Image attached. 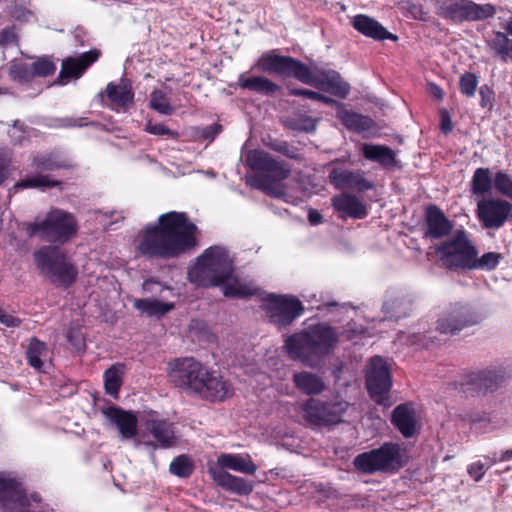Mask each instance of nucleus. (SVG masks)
Returning <instances> with one entry per match:
<instances>
[{"instance_id":"49","label":"nucleus","mask_w":512,"mask_h":512,"mask_svg":"<svg viewBox=\"0 0 512 512\" xmlns=\"http://www.w3.org/2000/svg\"><path fill=\"white\" fill-rule=\"evenodd\" d=\"M495 50L503 60L512 59V40L503 32H497L495 38Z\"/></svg>"},{"instance_id":"21","label":"nucleus","mask_w":512,"mask_h":512,"mask_svg":"<svg viewBox=\"0 0 512 512\" xmlns=\"http://www.w3.org/2000/svg\"><path fill=\"white\" fill-rule=\"evenodd\" d=\"M100 56V50L92 49L82 53L78 57H68L64 59L59 72V82L63 84L71 78H80Z\"/></svg>"},{"instance_id":"17","label":"nucleus","mask_w":512,"mask_h":512,"mask_svg":"<svg viewBox=\"0 0 512 512\" xmlns=\"http://www.w3.org/2000/svg\"><path fill=\"white\" fill-rule=\"evenodd\" d=\"M304 419L313 426H329L341 421L345 408L342 403H327L310 398L303 406Z\"/></svg>"},{"instance_id":"41","label":"nucleus","mask_w":512,"mask_h":512,"mask_svg":"<svg viewBox=\"0 0 512 512\" xmlns=\"http://www.w3.org/2000/svg\"><path fill=\"white\" fill-rule=\"evenodd\" d=\"M194 464L187 455H179L170 463V472L180 478H188L194 472Z\"/></svg>"},{"instance_id":"50","label":"nucleus","mask_w":512,"mask_h":512,"mask_svg":"<svg viewBox=\"0 0 512 512\" xmlns=\"http://www.w3.org/2000/svg\"><path fill=\"white\" fill-rule=\"evenodd\" d=\"M493 186L501 194L512 198V179L504 172H497L493 177Z\"/></svg>"},{"instance_id":"59","label":"nucleus","mask_w":512,"mask_h":512,"mask_svg":"<svg viewBox=\"0 0 512 512\" xmlns=\"http://www.w3.org/2000/svg\"><path fill=\"white\" fill-rule=\"evenodd\" d=\"M289 95L304 97L313 101H318V98H320V93L305 88L289 89Z\"/></svg>"},{"instance_id":"46","label":"nucleus","mask_w":512,"mask_h":512,"mask_svg":"<svg viewBox=\"0 0 512 512\" xmlns=\"http://www.w3.org/2000/svg\"><path fill=\"white\" fill-rule=\"evenodd\" d=\"M31 65L34 78L48 77L50 75H53L56 71V65L48 57H40Z\"/></svg>"},{"instance_id":"28","label":"nucleus","mask_w":512,"mask_h":512,"mask_svg":"<svg viewBox=\"0 0 512 512\" xmlns=\"http://www.w3.org/2000/svg\"><path fill=\"white\" fill-rule=\"evenodd\" d=\"M354 29L376 41H397L398 37L387 31L378 21L366 15L354 16Z\"/></svg>"},{"instance_id":"6","label":"nucleus","mask_w":512,"mask_h":512,"mask_svg":"<svg viewBox=\"0 0 512 512\" xmlns=\"http://www.w3.org/2000/svg\"><path fill=\"white\" fill-rule=\"evenodd\" d=\"M233 261L221 246H211L197 258L188 271V279L199 287H216L227 282L233 275Z\"/></svg>"},{"instance_id":"26","label":"nucleus","mask_w":512,"mask_h":512,"mask_svg":"<svg viewBox=\"0 0 512 512\" xmlns=\"http://www.w3.org/2000/svg\"><path fill=\"white\" fill-rule=\"evenodd\" d=\"M31 166L40 171L71 170L75 167L68 157L56 150L34 155Z\"/></svg>"},{"instance_id":"27","label":"nucleus","mask_w":512,"mask_h":512,"mask_svg":"<svg viewBox=\"0 0 512 512\" xmlns=\"http://www.w3.org/2000/svg\"><path fill=\"white\" fill-rule=\"evenodd\" d=\"M427 232L426 235L433 239H439L448 235L453 225L444 213L436 206H429L425 212Z\"/></svg>"},{"instance_id":"34","label":"nucleus","mask_w":512,"mask_h":512,"mask_svg":"<svg viewBox=\"0 0 512 512\" xmlns=\"http://www.w3.org/2000/svg\"><path fill=\"white\" fill-rule=\"evenodd\" d=\"M133 306L148 317L161 318L175 308L172 302H161L159 300L135 299Z\"/></svg>"},{"instance_id":"24","label":"nucleus","mask_w":512,"mask_h":512,"mask_svg":"<svg viewBox=\"0 0 512 512\" xmlns=\"http://www.w3.org/2000/svg\"><path fill=\"white\" fill-rule=\"evenodd\" d=\"M103 414L117 426L123 438L131 439L137 435L138 420L133 412L123 410L120 407L109 406L103 410Z\"/></svg>"},{"instance_id":"5","label":"nucleus","mask_w":512,"mask_h":512,"mask_svg":"<svg viewBox=\"0 0 512 512\" xmlns=\"http://www.w3.org/2000/svg\"><path fill=\"white\" fill-rule=\"evenodd\" d=\"M233 261L221 246H211L197 258L188 271V279L199 287H216L227 282L233 275Z\"/></svg>"},{"instance_id":"8","label":"nucleus","mask_w":512,"mask_h":512,"mask_svg":"<svg viewBox=\"0 0 512 512\" xmlns=\"http://www.w3.org/2000/svg\"><path fill=\"white\" fill-rule=\"evenodd\" d=\"M77 231L76 217L58 208L50 210L42 221L28 223L26 227L29 237L38 236L51 244H65L76 236Z\"/></svg>"},{"instance_id":"31","label":"nucleus","mask_w":512,"mask_h":512,"mask_svg":"<svg viewBox=\"0 0 512 512\" xmlns=\"http://www.w3.org/2000/svg\"><path fill=\"white\" fill-rule=\"evenodd\" d=\"M217 463L220 466L217 467L218 469L227 468L248 475H254L257 471V466L251 458L249 456L243 457L240 454H221Z\"/></svg>"},{"instance_id":"33","label":"nucleus","mask_w":512,"mask_h":512,"mask_svg":"<svg viewBox=\"0 0 512 512\" xmlns=\"http://www.w3.org/2000/svg\"><path fill=\"white\" fill-rule=\"evenodd\" d=\"M364 157L384 167H392L395 164L394 151L384 145L363 144L361 147Z\"/></svg>"},{"instance_id":"9","label":"nucleus","mask_w":512,"mask_h":512,"mask_svg":"<svg viewBox=\"0 0 512 512\" xmlns=\"http://www.w3.org/2000/svg\"><path fill=\"white\" fill-rule=\"evenodd\" d=\"M34 260L39 270L57 287L68 288L77 279V267L56 245L40 247L34 252Z\"/></svg>"},{"instance_id":"64","label":"nucleus","mask_w":512,"mask_h":512,"mask_svg":"<svg viewBox=\"0 0 512 512\" xmlns=\"http://www.w3.org/2000/svg\"><path fill=\"white\" fill-rule=\"evenodd\" d=\"M308 221L311 225H318L322 223L323 217L317 210L310 209L308 212Z\"/></svg>"},{"instance_id":"57","label":"nucleus","mask_w":512,"mask_h":512,"mask_svg":"<svg viewBox=\"0 0 512 512\" xmlns=\"http://www.w3.org/2000/svg\"><path fill=\"white\" fill-rule=\"evenodd\" d=\"M0 323L9 328L19 327L22 320L0 308Z\"/></svg>"},{"instance_id":"18","label":"nucleus","mask_w":512,"mask_h":512,"mask_svg":"<svg viewBox=\"0 0 512 512\" xmlns=\"http://www.w3.org/2000/svg\"><path fill=\"white\" fill-rule=\"evenodd\" d=\"M480 317L461 304L451 305L437 320V330L442 334H456L464 327L476 324Z\"/></svg>"},{"instance_id":"10","label":"nucleus","mask_w":512,"mask_h":512,"mask_svg":"<svg viewBox=\"0 0 512 512\" xmlns=\"http://www.w3.org/2000/svg\"><path fill=\"white\" fill-rule=\"evenodd\" d=\"M408 461L407 450L396 443H384L378 449L362 453L354 459V466L367 472L394 473Z\"/></svg>"},{"instance_id":"12","label":"nucleus","mask_w":512,"mask_h":512,"mask_svg":"<svg viewBox=\"0 0 512 512\" xmlns=\"http://www.w3.org/2000/svg\"><path fill=\"white\" fill-rule=\"evenodd\" d=\"M435 251L441 265L451 270H471L473 256H476V248L463 230L457 231L453 239L437 246Z\"/></svg>"},{"instance_id":"25","label":"nucleus","mask_w":512,"mask_h":512,"mask_svg":"<svg viewBox=\"0 0 512 512\" xmlns=\"http://www.w3.org/2000/svg\"><path fill=\"white\" fill-rule=\"evenodd\" d=\"M0 501L6 509L10 508L11 505L29 506V501L21 484L12 478L0 477Z\"/></svg>"},{"instance_id":"51","label":"nucleus","mask_w":512,"mask_h":512,"mask_svg":"<svg viewBox=\"0 0 512 512\" xmlns=\"http://www.w3.org/2000/svg\"><path fill=\"white\" fill-rule=\"evenodd\" d=\"M66 338L76 352L83 353L85 351L86 340L80 328H69L66 333Z\"/></svg>"},{"instance_id":"55","label":"nucleus","mask_w":512,"mask_h":512,"mask_svg":"<svg viewBox=\"0 0 512 512\" xmlns=\"http://www.w3.org/2000/svg\"><path fill=\"white\" fill-rule=\"evenodd\" d=\"M486 470V465L480 460L473 462L467 468L469 476L476 482L484 477Z\"/></svg>"},{"instance_id":"22","label":"nucleus","mask_w":512,"mask_h":512,"mask_svg":"<svg viewBox=\"0 0 512 512\" xmlns=\"http://www.w3.org/2000/svg\"><path fill=\"white\" fill-rule=\"evenodd\" d=\"M209 474L218 486L230 493L240 496H248L253 491V481L234 476L224 469L210 467Z\"/></svg>"},{"instance_id":"3","label":"nucleus","mask_w":512,"mask_h":512,"mask_svg":"<svg viewBox=\"0 0 512 512\" xmlns=\"http://www.w3.org/2000/svg\"><path fill=\"white\" fill-rule=\"evenodd\" d=\"M338 340L335 328L319 323L288 336L285 340V349L290 359L316 368L334 351Z\"/></svg>"},{"instance_id":"60","label":"nucleus","mask_w":512,"mask_h":512,"mask_svg":"<svg viewBox=\"0 0 512 512\" xmlns=\"http://www.w3.org/2000/svg\"><path fill=\"white\" fill-rule=\"evenodd\" d=\"M479 94L481 96V106L487 107L492 102V91L488 87H481Z\"/></svg>"},{"instance_id":"39","label":"nucleus","mask_w":512,"mask_h":512,"mask_svg":"<svg viewBox=\"0 0 512 512\" xmlns=\"http://www.w3.org/2000/svg\"><path fill=\"white\" fill-rule=\"evenodd\" d=\"M334 213L341 220L352 218V193L343 192L332 199Z\"/></svg>"},{"instance_id":"37","label":"nucleus","mask_w":512,"mask_h":512,"mask_svg":"<svg viewBox=\"0 0 512 512\" xmlns=\"http://www.w3.org/2000/svg\"><path fill=\"white\" fill-rule=\"evenodd\" d=\"M493 178L488 168H477L471 180V191L475 195H484L491 192Z\"/></svg>"},{"instance_id":"36","label":"nucleus","mask_w":512,"mask_h":512,"mask_svg":"<svg viewBox=\"0 0 512 512\" xmlns=\"http://www.w3.org/2000/svg\"><path fill=\"white\" fill-rule=\"evenodd\" d=\"M123 368V364H114L106 369L103 375L105 392L115 398L118 397L120 388L123 383Z\"/></svg>"},{"instance_id":"15","label":"nucleus","mask_w":512,"mask_h":512,"mask_svg":"<svg viewBox=\"0 0 512 512\" xmlns=\"http://www.w3.org/2000/svg\"><path fill=\"white\" fill-rule=\"evenodd\" d=\"M366 387L370 397L379 405L388 408L393 401L389 391L392 387L390 363L380 357L374 356L370 359L366 368Z\"/></svg>"},{"instance_id":"44","label":"nucleus","mask_w":512,"mask_h":512,"mask_svg":"<svg viewBox=\"0 0 512 512\" xmlns=\"http://www.w3.org/2000/svg\"><path fill=\"white\" fill-rule=\"evenodd\" d=\"M501 259L502 255L497 252H488L483 254L481 257H478L477 255L473 256L471 270H493L498 266Z\"/></svg>"},{"instance_id":"20","label":"nucleus","mask_w":512,"mask_h":512,"mask_svg":"<svg viewBox=\"0 0 512 512\" xmlns=\"http://www.w3.org/2000/svg\"><path fill=\"white\" fill-rule=\"evenodd\" d=\"M102 103L114 111H127L134 104V91L128 79L122 78L118 84L109 82L105 91L100 92Z\"/></svg>"},{"instance_id":"11","label":"nucleus","mask_w":512,"mask_h":512,"mask_svg":"<svg viewBox=\"0 0 512 512\" xmlns=\"http://www.w3.org/2000/svg\"><path fill=\"white\" fill-rule=\"evenodd\" d=\"M206 366L193 357L172 359L167 364L168 382L180 391L195 396Z\"/></svg>"},{"instance_id":"45","label":"nucleus","mask_w":512,"mask_h":512,"mask_svg":"<svg viewBox=\"0 0 512 512\" xmlns=\"http://www.w3.org/2000/svg\"><path fill=\"white\" fill-rule=\"evenodd\" d=\"M354 132L361 134L365 138H369L377 136L378 128L371 118L354 114Z\"/></svg>"},{"instance_id":"38","label":"nucleus","mask_w":512,"mask_h":512,"mask_svg":"<svg viewBox=\"0 0 512 512\" xmlns=\"http://www.w3.org/2000/svg\"><path fill=\"white\" fill-rule=\"evenodd\" d=\"M47 346L44 342L40 341L38 338L33 337L30 340L28 348L26 350V358L31 367L34 369L41 371L43 367V362L41 360L42 355L46 353Z\"/></svg>"},{"instance_id":"30","label":"nucleus","mask_w":512,"mask_h":512,"mask_svg":"<svg viewBox=\"0 0 512 512\" xmlns=\"http://www.w3.org/2000/svg\"><path fill=\"white\" fill-rule=\"evenodd\" d=\"M238 86L241 89L267 96H273L280 90L278 84L264 76L246 77L241 74L238 79Z\"/></svg>"},{"instance_id":"2","label":"nucleus","mask_w":512,"mask_h":512,"mask_svg":"<svg viewBox=\"0 0 512 512\" xmlns=\"http://www.w3.org/2000/svg\"><path fill=\"white\" fill-rule=\"evenodd\" d=\"M256 67L264 73L294 78L339 98H345L350 91L349 84L342 80L337 71L311 68L297 58L276 54L274 50L263 53L257 60Z\"/></svg>"},{"instance_id":"53","label":"nucleus","mask_w":512,"mask_h":512,"mask_svg":"<svg viewBox=\"0 0 512 512\" xmlns=\"http://www.w3.org/2000/svg\"><path fill=\"white\" fill-rule=\"evenodd\" d=\"M19 36L14 26L5 27L0 31V47L18 46Z\"/></svg>"},{"instance_id":"40","label":"nucleus","mask_w":512,"mask_h":512,"mask_svg":"<svg viewBox=\"0 0 512 512\" xmlns=\"http://www.w3.org/2000/svg\"><path fill=\"white\" fill-rule=\"evenodd\" d=\"M223 294L228 298L244 299L257 294V289L252 288L246 284H241L235 280L234 283H224Z\"/></svg>"},{"instance_id":"4","label":"nucleus","mask_w":512,"mask_h":512,"mask_svg":"<svg viewBox=\"0 0 512 512\" xmlns=\"http://www.w3.org/2000/svg\"><path fill=\"white\" fill-rule=\"evenodd\" d=\"M233 261L221 246H211L197 258L188 271V279L199 287H216L227 282L233 275Z\"/></svg>"},{"instance_id":"48","label":"nucleus","mask_w":512,"mask_h":512,"mask_svg":"<svg viewBox=\"0 0 512 512\" xmlns=\"http://www.w3.org/2000/svg\"><path fill=\"white\" fill-rule=\"evenodd\" d=\"M270 148L289 159L302 160L299 149L287 141L275 140L270 144Z\"/></svg>"},{"instance_id":"43","label":"nucleus","mask_w":512,"mask_h":512,"mask_svg":"<svg viewBox=\"0 0 512 512\" xmlns=\"http://www.w3.org/2000/svg\"><path fill=\"white\" fill-rule=\"evenodd\" d=\"M9 76L20 83H29L34 78L32 65L25 62H14L9 68Z\"/></svg>"},{"instance_id":"7","label":"nucleus","mask_w":512,"mask_h":512,"mask_svg":"<svg viewBox=\"0 0 512 512\" xmlns=\"http://www.w3.org/2000/svg\"><path fill=\"white\" fill-rule=\"evenodd\" d=\"M247 165L254 174L248 179V184L270 196H280L283 187L280 182L290 176V169L284 162L274 159L264 150L254 149L246 156Z\"/></svg>"},{"instance_id":"54","label":"nucleus","mask_w":512,"mask_h":512,"mask_svg":"<svg viewBox=\"0 0 512 512\" xmlns=\"http://www.w3.org/2000/svg\"><path fill=\"white\" fill-rule=\"evenodd\" d=\"M477 77L472 73H466L460 78L461 92L467 96H473L477 88Z\"/></svg>"},{"instance_id":"61","label":"nucleus","mask_w":512,"mask_h":512,"mask_svg":"<svg viewBox=\"0 0 512 512\" xmlns=\"http://www.w3.org/2000/svg\"><path fill=\"white\" fill-rule=\"evenodd\" d=\"M397 341L401 344L416 345L419 342L418 336L416 335H405L401 333L398 335Z\"/></svg>"},{"instance_id":"1","label":"nucleus","mask_w":512,"mask_h":512,"mask_svg":"<svg viewBox=\"0 0 512 512\" xmlns=\"http://www.w3.org/2000/svg\"><path fill=\"white\" fill-rule=\"evenodd\" d=\"M198 227L186 212L169 211L139 234L138 253L146 259L170 260L190 254L198 247Z\"/></svg>"},{"instance_id":"58","label":"nucleus","mask_w":512,"mask_h":512,"mask_svg":"<svg viewBox=\"0 0 512 512\" xmlns=\"http://www.w3.org/2000/svg\"><path fill=\"white\" fill-rule=\"evenodd\" d=\"M63 126L73 128V127H86V126H94L95 122L89 121L86 117H70L63 119Z\"/></svg>"},{"instance_id":"56","label":"nucleus","mask_w":512,"mask_h":512,"mask_svg":"<svg viewBox=\"0 0 512 512\" xmlns=\"http://www.w3.org/2000/svg\"><path fill=\"white\" fill-rule=\"evenodd\" d=\"M222 131V125L214 123L212 125L203 127L199 131V137L203 140L213 141L215 137Z\"/></svg>"},{"instance_id":"47","label":"nucleus","mask_w":512,"mask_h":512,"mask_svg":"<svg viewBox=\"0 0 512 512\" xmlns=\"http://www.w3.org/2000/svg\"><path fill=\"white\" fill-rule=\"evenodd\" d=\"M330 183L338 189H343L352 185V171L333 168L329 173Z\"/></svg>"},{"instance_id":"13","label":"nucleus","mask_w":512,"mask_h":512,"mask_svg":"<svg viewBox=\"0 0 512 512\" xmlns=\"http://www.w3.org/2000/svg\"><path fill=\"white\" fill-rule=\"evenodd\" d=\"M436 12L443 19L463 23L492 17L495 9L490 4H477L471 0H441L436 3Z\"/></svg>"},{"instance_id":"42","label":"nucleus","mask_w":512,"mask_h":512,"mask_svg":"<svg viewBox=\"0 0 512 512\" xmlns=\"http://www.w3.org/2000/svg\"><path fill=\"white\" fill-rule=\"evenodd\" d=\"M150 108L163 115H171L174 113L167 95L159 89H155L150 94Z\"/></svg>"},{"instance_id":"62","label":"nucleus","mask_w":512,"mask_h":512,"mask_svg":"<svg viewBox=\"0 0 512 512\" xmlns=\"http://www.w3.org/2000/svg\"><path fill=\"white\" fill-rule=\"evenodd\" d=\"M452 122L449 114L444 111L441 114V129L443 132L448 133L452 130Z\"/></svg>"},{"instance_id":"23","label":"nucleus","mask_w":512,"mask_h":512,"mask_svg":"<svg viewBox=\"0 0 512 512\" xmlns=\"http://www.w3.org/2000/svg\"><path fill=\"white\" fill-rule=\"evenodd\" d=\"M391 422L406 438L416 435L419 429L414 405L410 402L395 407L392 412Z\"/></svg>"},{"instance_id":"32","label":"nucleus","mask_w":512,"mask_h":512,"mask_svg":"<svg viewBox=\"0 0 512 512\" xmlns=\"http://www.w3.org/2000/svg\"><path fill=\"white\" fill-rule=\"evenodd\" d=\"M295 387L306 395H318L325 389L323 379L312 372L301 371L293 375Z\"/></svg>"},{"instance_id":"19","label":"nucleus","mask_w":512,"mask_h":512,"mask_svg":"<svg viewBox=\"0 0 512 512\" xmlns=\"http://www.w3.org/2000/svg\"><path fill=\"white\" fill-rule=\"evenodd\" d=\"M512 205L502 199H484L477 204V216L486 228H500L509 218Z\"/></svg>"},{"instance_id":"14","label":"nucleus","mask_w":512,"mask_h":512,"mask_svg":"<svg viewBox=\"0 0 512 512\" xmlns=\"http://www.w3.org/2000/svg\"><path fill=\"white\" fill-rule=\"evenodd\" d=\"M262 309L269 323L278 329L290 326L304 313L302 302L294 295L269 294L263 299Z\"/></svg>"},{"instance_id":"35","label":"nucleus","mask_w":512,"mask_h":512,"mask_svg":"<svg viewBox=\"0 0 512 512\" xmlns=\"http://www.w3.org/2000/svg\"><path fill=\"white\" fill-rule=\"evenodd\" d=\"M63 182L61 180L53 179L50 175L36 174L28 176L14 185L15 189H46V188H60L62 189Z\"/></svg>"},{"instance_id":"16","label":"nucleus","mask_w":512,"mask_h":512,"mask_svg":"<svg viewBox=\"0 0 512 512\" xmlns=\"http://www.w3.org/2000/svg\"><path fill=\"white\" fill-rule=\"evenodd\" d=\"M234 395V387L219 372L206 367L195 396L211 403H221Z\"/></svg>"},{"instance_id":"63","label":"nucleus","mask_w":512,"mask_h":512,"mask_svg":"<svg viewBox=\"0 0 512 512\" xmlns=\"http://www.w3.org/2000/svg\"><path fill=\"white\" fill-rule=\"evenodd\" d=\"M372 185L359 175H354V189L366 190L371 188Z\"/></svg>"},{"instance_id":"29","label":"nucleus","mask_w":512,"mask_h":512,"mask_svg":"<svg viewBox=\"0 0 512 512\" xmlns=\"http://www.w3.org/2000/svg\"><path fill=\"white\" fill-rule=\"evenodd\" d=\"M146 430L162 448H170L175 444L173 424L164 419H148Z\"/></svg>"},{"instance_id":"52","label":"nucleus","mask_w":512,"mask_h":512,"mask_svg":"<svg viewBox=\"0 0 512 512\" xmlns=\"http://www.w3.org/2000/svg\"><path fill=\"white\" fill-rule=\"evenodd\" d=\"M144 131L155 136H167L175 139L178 136V133L169 129L166 125L162 123H153L152 121H148L145 125Z\"/></svg>"}]
</instances>
